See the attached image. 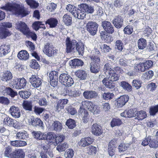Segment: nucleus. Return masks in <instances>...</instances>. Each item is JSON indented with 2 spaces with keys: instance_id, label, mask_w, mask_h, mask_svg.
<instances>
[{
  "instance_id": "nucleus-1",
  "label": "nucleus",
  "mask_w": 158,
  "mask_h": 158,
  "mask_svg": "<svg viewBox=\"0 0 158 158\" xmlns=\"http://www.w3.org/2000/svg\"><path fill=\"white\" fill-rule=\"evenodd\" d=\"M66 52L67 53L71 52L74 48L78 51L79 54L83 55L84 52V47L83 43L78 42L75 40H71L70 38L67 37L65 40Z\"/></svg>"
},
{
  "instance_id": "nucleus-2",
  "label": "nucleus",
  "mask_w": 158,
  "mask_h": 158,
  "mask_svg": "<svg viewBox=\"0 0 158 158\" xmlns=\"http://www.w3.org/2000/svg\"><path fill=\"white\" fill-rule=\"evenodd\" d=\"M2 9L7 11H11L15 15H21L23 17H24L28 14L27 11L24 9V7H22L18 4H12L7 3L5 6L0 7Z\"/></svg>"
},
{
  "instance_id": "nucleus-3",
  "label": "nucleus",
  "mask_w": 158,
  "mask_h": 158,
  "mask_svg": "<svg viewBox=\"0 0 158 158\" xmlns=\"http://www.w3.org/2000/svg\"><path fill=\"white\" fill-rule=\"evenodd\" d=\"M15 28L21 32L24 35H26L27 38H31L33 40H36L37 36L36 34L34 31H31L25 23L20 21L17 23Z\"/></svg>"
},
{
  "instance_id": "nucleus-4",
  "label": "nucleus",
  "mask_w": 158,
  "mask_h": 158,
  "mask_svg": "<svg viewBox=\"0 0 158 158\" xmlns=\"http://www.w3.org/2000/svg\"><path fill=\"white\" fill-rule=\"evenodd\" d=\"M60 82L66 87L71 86L74 83L73 79L67 73H63L59 77Z\"/></svg>"
},
{
  "instance_id": "nucleus-5",
  "label": "nucleus",
  "mask_w": 158,
  "mask_h": 158,
  "mask_svg": "<svg viewBox=\"0 0 158 158\" xmlns=\"http://www.w3.org/2000/svg\"><path fill=\"white\" fill-rule=\"evenodd\" d=\"M153 62L151 60H145L143 62H140L134 67L135 71L136 72H143L151 68Z\"/></svg>"
},
{
  "instance_id": "nucleus-6",
  "label": "nucleus",
  "mask_w": 158,
  "mask_h": 158,
  "mask_svg": "<svg viewBox=\"0 0 158 158\" xmlns=\"http://www.w3.org/2000/svg\"><path fill=\"white\" fill-rule=\"evenodd\" d=\"M34 138L38 140H46L49 142V140L52 139L53 137L51 132H47V134L40 131H33L31 133Z\"/></svg>"
},
{
  "instance_id": "nucleus-7",
  "label": "nucleus",
  "mask_w": 158,
  "mask_h": 158,
  "mask_svg": "<svg viewBox=\"0 0 158 158\" xmlns=\"http://www.w3.org/2000/svg\"><path fill=\"white\" fill-rule=\"evenodd\" d=\"M44 53L48 57H53L56 55L58 50L50 44L48 43L44 45L43 49Z\"/></svg>"
},
{
  "instance_id": "nucleus-8",
  "label": "nucleus",
  "mask_w": 158,
  "mask_h": 158,
  "mask_svg": "<svg viewBox=\"0 0 158 158\" xmlns=\"http://www.w3.org/2000/svg\"><path fill=\"white\" fill-rule=\"evenodd\" d=\"M27 84V81L24 77L18 78L13 81V87L17 89H21L25 88Z\"/></svg>"
},
{
  "instance_id": "nucleus-9",
  "label": "nucleus",
  "mask_w": 158,
  "mask_h": 158,
  "mask_svg": "<svg viewBox=\"0 0 158 158\" xmlns=\"http://www.w3.org/2000/svg\"><path fill=\"white\" fill-rule=\"evenodd\" d=\"M86 28L87 31L92 35H95L97 31L98 24L96 22L89 21L87 24Z\"/></svg>"
},
{
  "instance_id": "nucleus-10",
  "label": "nucleus",
  "mask_w": 158,
  "mask_h": 158,
  "mask_svg": "<svg viewBox=\"0 0 158 158\" xmlns=\"http://www.w3.org/2000/svg\"><path fill=\"white\" fill-rule=\"evenodd\" d=\"M129 96L126 94L121 96L116 99L115 105L118 108H121L124 106L128 102Z\"/></svg>"
},
{
  "instance_id": "nucleus-11",
  "label": "nucleus",
  "mask_w": 158,
  "mask_h": 158,
  "mask_svg": "<svg viewBox=\"0 0 158 158\" xmlns=\"http://www.w3.org/2000/svg\"><path fill=\"white\" fill-rule=\"evenodd\" d=\"M78 113L79 115L81 117L82 121L84 123H86L88 122L89 116L87 110L81 106L78 110Z\"/></svg>"
},
{
  "instance_id": "nucleus-12",
  "label": "nucleus",
  "mask_w": 158,
  "mask_h": 158,
  "mask_svg": "<svg viewBox=\"0 0 158 158\" xmlns=\"http://www.w3.org/2000/svg\"><path fill=\"white\" fill-rule=\"evenodd\" d=\"M51 135L53 137L52 138V139L49 140L48 143H56L57 145L60 143H61L63 142L65 138V136L63 135H60L58 134L56 135L54 133L51 132Z\"/></svg>"
},
{
  "instance_id": "nucleus-13",
  "label": "nucleus",
  "mask_w": 158,
  "mask_h": 158,
  "mask_svg": "<svg viewBox=\"0 0 158 158\" xmlns=\"http://www.w3.org/2000/svg\"><path fill=\"white\" fill-rule=\"evenodd\" d=\"M124 19L123 17L120 15L115 16L112 21V23L114 27L117 29L121 28L123 25Z\"/></svg>"
},
{
  "instance_id": "nucleus-14",
  "label": "nucleus",
  "mask_w": 158,
  "mask_h": 158,
  "mask_svg": "<svg viewBox=\"0 0 158 158\" xmlns=\"http://www.w3.org/2000/svg\"><path fill=\"white\" fill-rule=\"evenodd\" d=\"M102 26L107 33L112 34L114 32V27L110 22L106 21H102Z\"/></svg>"
},
{
  "instance_id": "nucleus-15",
  "label": "nucleus",
  "mask_w": 158,
  "mask_h": 158,
  "mask_svg": "<svg viewBox=\"0 0 158 158\" xmlns=\"http://www.w3.org/2000/svg\"><path fill=\"white\" fill-rule=\"evenodd\" d=\"M29 81L32 86L35 88L39 87L42 84L41 80L37 76L32 75Z\"/></svg>"
},
{
  "instance_id": "nucleus-16",
  "label": "nucleus",
  "mask_w": 158,
  "mask_h": 158,
  "mask_svg": "<svg viewBox=\"0 0 158 158\" xmlns=\"http://www.w3.org/2000/svg\"><path fill=\"white\" fill-rule=\"evenodd\" d=\"M91 132L93 135L97 136L100 135L103 132L102 127L96 123L92 126Z\"/></svg>"
},
{
  "instance_id": "nucleus-17",
  "label": "nucleus",
  "mask_w": 158,
  "mask_h": 158,
  "mask_svg": "<svg viewBox=\"0 0 158 158\" xmlns=\"http://www.w3.org/2000/svg\"><path fill=\"white\" fill-rule=\"evenodd\" d=\"M101 53L100 51L97 49L93 54L90 55L89 57L90 58L91 62L94 64H100V56Z\"/></svg>"
},
{
  "instance_id": "nucleus-18",
  "label": "nucleus",
  "mask_w": 158,
  "mask_h": 158,
  "mask_svg": "<svg viewBox=\"0 0 158 158\" xmlns=\"http://www.w3.org/2000/svg\"><path fill=\"white\" fill-rule=\"evenodd\" d=\"M9 111L11 116L15 118H18L20 116L21 113L19 108L15 106L10 107Z\"/></svg>"
},
{
  "instance_id": "nucleus-19",
  "label": "nucleus",
  "mask_w": 158,
  "mask_h": 158,
  "mask_svg": "<svg viewBox=\"0 0 158 158\" xmlns=\"http://www.w3.org/2000/svg\"><path fill=\"white\" fill-rule=\"evenodd\" d=\"M93 141V139L88 137L82 138L80 141L78 142V144L79 146L85 147L92 144Z\"/></svg>"
},
{
  "instance_id": "nucleus-20",
  "label": "nucleus",
  "mask_w": 158,
  "mask_h": 158,
  "mask_svg": "<svg viewBox=\"0 0 158 158\" xmlns=\"http://www.w3.org/2000/svg\"><path fill=\"white\" fill-rule=\"evenodd\" d=\"M136 111L135 109H130L128 110H125L120 114L121 116L126 118H130L135 116Z\"/></svg>"
},
{
  "instance_id": "nucleus-21",
  "label": "nucleus",
  "mask_w": 158,
  "mask_h": 158,
  "mask_svg": "<svg viewBox=\"0 0 158 158\" xmlns=\"http://www.w3.org/2000/svg\"><path fill=\"white\" fill-rule=\"evenodd\" d=\"M84 98L88 99L96 98L98 96V93L95 91L88 90L85 91L83 93Z\"/></svg>"
},
{
  "instance_id": "nucleus-22",
  "label": "nucleus",
  "mask_w": 158,
  "mask_h": 158,
  "mask_svg": "<svg viewBox=\"0 0 158 158\" xmlns=\"http://www.w3.org/2000/svg\"><path fill=\"white\" fill-rule=\"evenodd\" d=\"M68 102L67 99H61L58 101L56 102V105L55 108L56 111L59 112L63 109L64 106L67 104Z\"/></svg>"
},
{
  "instance_id": "nucleus-23",
  "label": "nucleus",
  "mask_w": 158,
  "mask_h": 158,
  "mask_svg": "<svg viewBox=\"0 0 158 158\" xmlns=\"http://www.w3.org/2000/svg\"><path fill=\"white\" fill-rule=\"evenodd\" d=\"M83 108H86L92 112L95 113L93 103L91 101H85L81 102Z\"/></svg>"
},
{
  "instance_id": "nucleus-24",
  "label": "nucleus",
  "mask_w": 158,
  "mask_h": 158,
  "mask_svg": "<svg viewBox=\"0 0 158 158\" xmlns=\"http://www.w3.org/2000/svg\"><path fill=\"white\" fill-rule=\"evenodd\" d=\"M13 154V158H24L25 156L24 149L21 148L15 150Z\"/></svg>"
},
{
  "instance_id": "nucleus-25",
  "label": "nucleus",
  "mask_w": 158,
  "mask_h": 158,
  "mask_svg": "<svg viewBox=\"0 0 158 158\" xmlns=\"http://www.w3.org/2000/svg\"><path fill=\"white\" fill-rule=\"evenodd\" d=\"M13 78V75L11 73L9 70H6L4 72L1 79L4 81L8 82L10 81Z\"/></svg>"
},
{
  "instance_id": "nucleus-26",
  "label": "nucleus",
  "mask_w": 158,
  "mask_h": 158,
  "mask_svg": "<svg viewBox=\"0 0 158 158\" xmlns=\"http://www.w3.org/2000/svg\"><path fill=\"white\" fill-rule=\"evenodd\" d=\"M80 8L85 12L87 13H93L94 11L93 6H89L85 4H81L80 5Z\"/></svg>"
},
{
  "instance_id": "nucleus-27",
  "label": "nucleus",
  "mask_w": 158,
  "mask_h": 158,
  "mask_svg": "<svg viewBox=\"0 0 158 158\" xmlns=\"http://www.w3.org/2000/svg\"><path fill=\"white\" fill-rule=\"evenodd\" d=\"M58 23V20L54 18H50L45 22L46 25H48L50 28H53L56 27Z\"/></svg>"
},
{
  "instance_id": "nucleus-28",
  "label": "nucleus",
  "mask_w": 158,
  "mask_h": 158,
  "mask_svg": "<svg viewBox=\"0 0 158 158\" xmlns=\"http://www.w3.org/2000/svg\"><path fill=\"white\" fill-rule=\"evenodd\" d=\"M9 143L11 146L17 147H23L27 145L26 142L19 140L10 141Z\"/></svg>"
},
{
  "instance_id": "nucleus-29",
  "label": "nucleus",
  "mask_w": 158,
  "mask_h": 158,
  "mask_svg": "<svg viewBox=\"0 0 158 158\" xmlns=\"http://www.w3.org/2000/svg\"><path fill=\"white\" fill-rule=\"evenodd\" d=\"M14 154V151L10 146L6 147L4 149V155L5 157L9 158H13Z\"/></svg>"
},
{
  "instance_id": "nucleus-30",
  "label": "nucleus",
  "mask_w": 158,
  "mask_h": 158,
  "mask_svg": "<svg viewBox=\"0 0 158 158\" xmlns=\"http://www.w3.org/2000/svg\"><path fill=\"white\" fill-rule=\"evenodd\" d=\"M29 120L30 124L35 126H39L40 127H42L43 124V122L40 118H35L34 117H32Z\"/></svg>"
},
{
  "instance_id": "nucleus-31",
  "label": "nucleus",
  "mask_w": 158,
  "mask_h": 158,
  "mask_svg": "<svg viewBox=\"0 0 158 158\" xmlns=\"http://www.w3.org/2000/svg\"><path fill=\"white\" fill-rule=\"evenodd\" d=\"M76 76L81 80H85L87 77L86 72L82 70H78L75 73Z\"/></svg>"
},
{
  "instance_id": "nucleus-32",
  "label": "nucleus",
  "mask_w": 158,
  "mask_h": 158,
  "mask_svg": "<svg viewBox=\"0 0 158 158\" xmlns=\"http://www.w3.org/2000/svg\"><path fill=\"white\" fill-rule=\"evenodd\" d=\"M17 56L20 60H26L28 59L29 55L26 51L21 50L18 53Z\"/></svg>"
},
{
  "instance_id": "nucleus-33",
  "label": "nucleus",
  "mask_w": 158,
  "mask_h": 158,
  "mask_svg": "<svg viewBox=\"0 0 158 158\" xmlns=\"http://www.w3.org/2000/svg\"><path fill=\"white\" fill-rule=\"evenodd\" d=\"M113 81L110 80L107 81L106 78H104L102 81L103 84L107 88L110 89H114L115 86V83L113 82Z\"/></svg>"
},
{
  "instance_id": "nucleus-34",
  "label": "nucleus",
  "mask_w": 158,
  "mask_h": 158,
  "mask_svg": "<svg viewBox=\"0 0 158 158\" xmlns=\"http://www.w3.org/2000/svg\"><path fill=\"white\" fill-rule=\"evenodd\" d=\"M11 33L7 29L0 27V39L6 38L7 37L10 36Z\"/></svg>"
},
{
  "instance_id": "nucleus-35",
  "label": "nucleus",
  "mask_w": 158,
  "mask_h": 158,
  "mask_svg": "<svg viewBox=\"0 0 158 158\" xmlns=\"http://www.w3.org/2000/svg\"><path fill=\"white\" fill-rule=\"evenodd\" d=\"M111 72L109 73L108 79L109 80L113 81H117L119 79V76L116 73L114 70L111 71Z\"/></svg>"
},
{
  "instance_id": "nucleus-36",
  "label": "nucleus",
  "mask_w": 158,
  "mask_h": 158,
  "mask_svg": "<svg viewBox=\"0 0 158 158\" xmlns=\"http://www.w3.org/2000/svg\"><path fill=\"white\" fill-rule=\"evenodd\" d=\"M90 70L92 73L96 74L100 71V64L90 63Z\"/></svg>"
},
{
  "instance_id": "nucleus-37",
  "label": "nucleus",
  "mask_w": 158,
  "mask_h": 158,
  "mask_svg": "<svg viewBox=\"0 0 158 158\" xmlns=\"http://www.w3.org/2000/svg\"><path fill=\"white\" fill-rule=\"evenodd\" d=\"M62 21L67 26L71 25L72 23V18L68 14H66L64 15Z\"/></svg>"
},
{
  "instance_id": "nucleus-38",
  "label": "nucleus",
  "mask_w": 158,
  "mask_h": 158,
  "mask_svg": "<svg viewBox=\"0 0 158 158\" xmlns=\"http://www.w3.org/2000/svg\"><path fill=\"white\" fill-rule=\"evenodd\" d=\"M22 106L23 109L27 111H31L32 110V102L31 101H24Z\"/></svg>"
},
{
  "instance_id": "nucleus-39",
  "label": "nucleus",
  "mask_w": 158,
  "mask_h": 158,
  "mask_svg": "<svg viewBox=\"0 0 158 158\" xmlns=\"http://www.w3.org/2000/svg\"><path fill=\"white\" fill-rule=\"evenodd\" d=\"M135 116H136V118L138 120H142L147 117L146 112L143 110H141L139 111H137L136 112Z\"/></svg>"
},
{
  "instance_id": "nucleus-40",
  "label": "nucleus",
  "mask_w": 158,
  "mask_h": 158,
  "mask_svg": "<svg viewBox=\"0 0 158 158\" xmlns=\"http://www.w3.org/2000/svg\"><path fill=\"white\" fill-rule=\"evenodd\" d=\"M70 63L71 66H72L73 67L75 68L76 66H82L84 63L81 60L78 59H74L71 60Z\"/></svg>"
},
{
  "instance_id": "nucleus-41",
  "label": "nucleus",
  "mask_w": 158,
  "mask_h": 158,
  "mask_svg": "<svg viewBox=\"0 0 158 158\" xmlns=\"http://www.w3.org/2000/svg\"><path fill=\"white\" fill-rule=\"evenodd\" d=\"M16 137L19 139H26L28 138V134L26 131H24L23 132H18L16 134Z\"/></svg>"
},
{
  "instance_id": "nucleus-42",
  "label": "nucleus",
  "mask_w": 158,
  "mask_h": 158,
  "mask_svg": "<svg viewBox=\"0 0 158 158\" xmlns=\"http://www.w3.org/2000/svg\"><path fill=\"white\" fill-rule=\"evenodd\" d=\"M138 45L139 49H144L147 45L146 40L142 38H140L138 41Z\"/></svg>"
},
{
  "instance_id": "nucleus-43",
  "label": "nucleus",
  "mask_w": 158,
  "mask_h": 158,
  "mask_svg": "<svg viewBox=\"0 0 158 158\" xmlns=\"http://www.w3.org/2000/svg\"><path fill=\"white\" fill-rule=\"evenodd\" d=\"M65 124L70 129H73L76 125L75 121L70 118L67 120Z\"/></svg>"
},
{
  "instance_id": "nucleus-44",
  "label": "nucleus",
  "mask_w": 158,
  "mask_h": 158,
  "mask_svg": "<svg viewBox=\"0 0 158 158\" xmlns=\"http://www.w3.org/2000/svg\"><path fill=\"white\" fill-rule=\"evenodd\" d=\"M85 16V12L81 10L78 9L76 12V13L74 14V16L75 17L79 19H83Z\"/></svg>"
},
{
  "instance_id": "nucleus-45",
  "label": "nucleus",
  "mask_w": 158,
  "mask_h": 158,
  "mask_svg": "<svg viewBox=\"0 0 158 158\" xmlns=\"http://www.w3.org/2000/svg\"><path fill=\"white\" fill-rule=\"evenodd\" d=\"M65 92L66 95L73 97L79 96L80 94L78 91L75 90L73 91L71 90H69L67 89H65Z\"/></svg>"
},
{
  "instance_id": "nucleus-46",
  "label": "nucleus",
  "mask_w": 158,
  "mask_h": 158,
  "mask_svg": "<svg viewBox=\"0 0 158 158\" xmlns=\"http://www.w3.org/2000/svg\"><path fill=\"white\" fill-rule=\"evenodd\" d=\"M5 91L7 95L12 98L14 97L18 94L16 91H14L12 88L9 87H6L5 89Z\"/></svg>"
},
{
  "instance_id": "nucleus-47",
  "label": "nucleus",
  "mask_w": 158,
  "mask_h": 158,
  "mask_svg": "<svg viewBox=\"0 0 158 158\" xmlns=\"http://www.w3.org/2000/svg\"><path fill=\"white\" fill-rule=\"evenodd\" d=\"M122 123V121L120 119L113 118L111 121L110 125L112 127H113L116 126H119Z\"/></svg>"
},
{
  "instance_id": "nucleus-48",
  "label": "nucleus",
  "mask_w": 158,
  "mask_h": 158,
  "mask_svg": "<svg viewBox=\"0 0 158 158\" xmlns=\"http://www.w3.org/2000/svg\"><path fill=\"white\" fill-rule=\"evenodd\" d=\"M19 94L20 97L24 99L28 98L31 94V93L27 91H21L19 92Z\"/></svg>"
},
{
  "instance_id": "nucleus-49",
  "label": "nucleus",
  "mask_w": 158,
  "mask_h": 158,
  "mask_svg": "<svg viewBox=\"0 0 158 158\" xmlns=\"http://www.w3.org/2000/svg\"><path fill=\"white\" fill-rule=\"evenodd\" d=\"M27 3L31 8L36 9L39 6V4L35 0H26Z\"/></svg>"
},
{
  "instance_id": "nucleus-50",
  "label": "nucleus",
  "mask_w": 158,
  "mask_h": 158,
  "mask_svg": "<svg viewBox=\"0 0 158 158\" xmlns=\"http://www.w3.org/2000/svg\"><path fill=\"white\" fill-rule=\"evenodd\" d=\"M52 125L54 130L56 131H60L62 128V125L61 123L57 121H54Z\"/></svg>"
},
{
  "instance_id": "nucleus-51",
  "label": "nucleus",
  "mask_w": 158,
  "mask_h": 158,
  "mask_svg": "<svg viewBox=\"0 0 158 158\" xmlns=\"http://www.w3.org/2000/svg\"><path fill=\"white\" fill-rule=\"evenodd\" d=\"M14 119L9 117V116H6L4 119L3 124L5 125L12 127Z\"/></svg>"
},
{
  "instance_id": "nucleus-52",
  "label": "nucleus",
  "mask_w": 158,
  "mask_h": 158,
  "mask_svg": "<svg viewBox=\"0 0 158 158\" xmlns=\"http://www.w3.org/2000/svg\"><path fill=\"white\" fill-rule=\"evenodd\" d=\"M68 147V145L65 142L60 144L56 147V149L59 152L64 151Z\"/></svg>"
},
{
  "instance_id": "nucleus-53",
  "label": "nucleus",
  "mask_w": 158,
  "mask_h": 158,
  "mask_svg": "<svg viewBox=\"0 0 158 158\" xmlns=\"http://www.w3.org/2000/svg\"><path fill=\"white\" fill-rule=\"evenodd\" d=\"M121 86L123 89L128 91H131L132 90L131 85L125 81H124L121 82Z\"/></svg>"
},
{
  "instance_id": "nucleus-54",
  "label": "nucleus",
  "mask_w": 158,
  "mask_h": 158,
  "mask_svg": "<svg viewBox=\"0 0 158 158\" xmlns=\"http://www.w3.org/2000/svg\"><path fill=\"white\" fill-rule=\"evenodd\" d=\"M154 75V73L152 70H149L145 73L142 75V77L144 79L148 80L151 78Z\"/></svg>"
},
{
  "instance_id": "nucleus-55",
  "label": "nucleus",
  "mask_w": 158,
  "mask_h": 158,
  "mask_svg": "<svg viewBox=\"0 0 158 158\" xmlns=\"http://www.w3.org/2000/svg\"><path fill=\"white\" fill-rule=\"evenodd\" d=\"M114 96L113 93L110 92H105L102 95V98L103 99L106 100H110L112 99Z\"/></svg>"
},
{
  "instance_id": "nucleus-56",
  "label": "nucleus",
  "mask_w": 158,
  "mask_h": 158,
  "mask_svg": "<svg viewBox=\"0 0 158 158\" xmlns=\"http://www.w3.org/2000/svg\"><path fill=\"white\" fill-rule=\"evenodd\" d=\"M66 9L74 16V14L76 13L78 9L73 5L69 4L67 6Z\"/></svg>"
},
{
  "instance_id": "nucleus-57",
  "label": "nucleus",
  "mask_w": 158,
  "mask_h": 158,
  "mask_svg": "<svg viewBox=\"0 0 158 158\" xmlns=\"http://www.w3.org/2000/svg\"><path fill=\"white\" fill-rule=\"evenodd\" d=\"M158 112V104L151 107L149 108V112L151 115L154 116Z\"/></svg>"
},
{
  "instance_id": "nucleus-58",
  "label": "nucleus",
  "mask_w": 158,
  "mask_h": 158,
  "mask_svg": "<svg viewBox=\"0 0 158 158\" xmlns=\"http://www.w3.org/2000/svg\"><path fill=\"white\" fill-rule=\"evenodd\" d=\"M124 45L121 40H117L115 42V48L119 52L122 51L123 49Z\"/></svg>"
},
{
  "instance_id": "nucleus-59",
  "label": "nucleus",
  "mask_w": 158,
  "mask_h": 158,
  "mask_svg": "<svg viewBox=\"0 0 158 158\" xmlns=\"http://www.w3.org/2000/svg\"><path fill=\"white\" fill-rule=\"evenodd\" d=\"M149 146L151 148H158V141L157 139L150 138Z\"/></svg>"
},
{
  "instance_id": "nucleus-60",
  "label": "nucleus",
  "mask_w": 158,
  "mask_h": 158,
  "mask_svg": "<svg viewBox=\"0 0 158 158\" xmlns=\"http://www.w3.org/2000/svg\"><path fill=\"white\" fill-rule=\"evenodd\" d=\"M8 48L7 46L2 45L0 47V54L1 56L2 55H5L8 53Z\"/></svg>"
},
{
  "instance_id": "nucleus-61",
  "label": "nucleus",
  "mask_w": 158,
  "mask_h": 158,
  "mask_svg": "<svg viewBox=\"0 0 158 158\" xmlns=\"http://www.w3.org/2000/svg\"><path fill=\"white\" fill-rule=\"evenodd\" d=\"M142 82L139 80H133L132 82V86L137 89H139L142 86Z\"/></svg>"
},
{
  "instance_id": "nucleus-62",
  "label": "nucleus",
  "mask_w": 158,
  "mask_h": 158,
  "mask_svg": "<svg viewBox=\"0 0 158 158\" xmlns=\"http://www.w3.org/2000/svg\"><path fill=\"white\" fill-rule=\"evenodd\" d=\"M123 31L125 34L129 35L133 32V29L131 26L128 25L124 27Z\"/></svg>"
},
{
  "instance_id": "nucleus-63",
  "label": "nucleus",
  "mask_w": 158,
  "mask_h": 158,
  "mask_svg": "<svg viewBox=\"0 0 158 158\" xmlns=\"http://www.w3.org/2000/svg\"><path fill=\"white\" fill-rule=\"evenodd\" d=\"M30 66L31 68L34 69H37L40 67V65L38 64L36 60L35 59L31 60Z\"/></svg>"
},
{
  "instance_id": "nucleus-64",
  "label": "nucleus",
  "mask_w": 158,
  "mask_h": 158,
  "mask_svg": "<svg viewBox=\"0 0 158 158\" xmlns=\"http://www.w3.org/2000/svg\"><path fill=\"white\" fill-rule=\"evenodd\" d=\"M87 151V153L89 155L95 154L97 152L96 148L92 146H89L88 148Z\"/></svg>"
}]
</instances>
